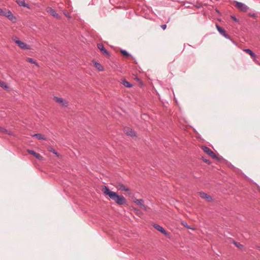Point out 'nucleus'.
<instances>
[{
  "instance_id": "nucleus-13",
  "label": "nucleus",
  "mask_w": 260,
  "mask_h": 260,
  "mask_svg": "<svg viewBox=\"0 0 260 260\" xmlns=\"http://www.w3.org/2000/svg\"><path fill=\"white\" fill-rule=\"evenodd\" d=\"M199 194L200 197L202 199H206L208 202H211L212 201V198L207 193L203 192H199Z\"/></svg>"
},
{
  "instance_id": "nucleus-24",
  "label": "nucleus",
  "mask_w": 260,
  "mask_h": 260,
  "mask_svg": "<svg viewBox=\"0 0 260 260\" xmlns=\"http://www.w3.org/2000/svg\"><path fill=\"white\" fill-rule=\"evenodd\" d=\"M120 52L125 56H131V55L129 54L128 52L125 50H121Z\"/></svg>"
},
{
  "instance_id": "nucleus-11",
  "label": "nucleus",
  "mask_w": 260,
  "mask_h": 260,
  "mask_svg": "<svg viewBox=\"0 0 260 260\" xmlns=\"http://www.w3.org/2000/svg\"><path fill=\"white\" fill-rule=\"evenodd\" d=\"M56 102L60 104L62 106L67 107L68 106V103L63 100L62 98L58 97H55Z\"/></svg>"
},
{
  "instance_id": "nucleus-10",
  "label": "nucleus",
  "mask_w": 260,
  "mask_h": 260,
  "mask_svg": "<svg viewBox=\"0 0 260 260\" xmlns=\"http://www.w3.org/2000/svg\"><path fill=\"white\" fill-rule=\"evenodd\" d=\"M124 132L127 135L130 136L131 137H134L136 136L135 132L132 129L129 127H125L124 128Z\"/></svg>"
},
{
  "instance_id": "nucleus-1",
  "label": "nucleus",
  "mask_w": 260,
  "mask_h": 260,
  "mask_svg": "<svg viewBox=\"0 0 260 260\" xmlns=\"http://www.w3.org/2000/svg\"><path fill=\"white\" fill-rule=\"evenodd\" d=\"M103 191L119 205H123L126 203V200L124 197L119 196L116 192L111 191L107 186L104 187L103 189Z\"/></svg>"
},
{
  "instance_id": "nucleus-26",
  "label": "nucleus",
  "mask_w": 260,
  "mask_h": 260,
  "mask_svg": "<svg viewBox=\"0 0 260 260\" xmlns=\"http://www.w3.org/2000/svg\"><path fill=\"white\" fill-rule=\"evenodd\" d=\"M223 36H224L225 38L228 39H229L230 40H232L230 37V36L228 34H226V32H225L224 34H223L222 35Z\"/></svg>"
},
{
  "instance_id": "nucleus-7",
  "label": "nucleus",
  "mask_w": 260,
  "mask_h": 260,
  "mask_svg": "<svg viewBox=\"0 0 260 260\" xmlns=\"http://www.w3.org/2000/svg\"><path fill=\"white\" fill-rule=\"evenodd\" d=\"M153 227L166 236L169 237V234L161 226L157 224H154Z\"/></svg>"
},
{
  "instance_id": "nucleus-12",
  "label": "nucleus",
  "mask_w": 260,
  "mask_h": 260,
  "mask_svg": "<svg viewBox=\"0 0 260 260\" xmlns=\"http://www.w3.org/2000/svg\"><path fill=\"white\" fill-rule=\"evenodd\" d=\"M27 152L29 154L33 155L35 157L38 158L39 160L43 159V156H41L40 154L36 153L35 151L32 150H27Z\"/></svg>"
},
{
  "instance_id": "nucleus-3",
  "label": "nucleus",
  "mask_w": 260,
  "mask_h": 260,
  "mask_svg": "<svg viewBox=\"0 0 260 260\" xmlns=\"http://www.w3.org/2000/svg\"><path fill=\"white\" fill-rule=\"evenodd\" d=\"M235 3H236L235 7L238 10H239L240 11L243 12H246L247 11V10L248 9V7L245 4H244V3H241V2H237V1L235 2Z\"/></svg>"
},
{
  "instance_id": "nucleus-14",
  "label": "nucleus",
  "mask_w": 260,
  "mask_h": 260,
  "mask_svg": "<svg viewBox=\"0 0 260 260\" xmlns=\"http://www.w3.org/2000/svg\"><path fill=\"white\" fill-rule=\"evenodd\" d=\"M134 202L136 203L138 205L140 206V207L144 210H146V208L145 205L143 204L144 201L142 199H136Z\"/></svg>"
},
{
  "instance_id": "nucleus-18",
  "label": "nucleus",
  "mask_w": 260,
  "mask_h": 260,
  "mask_svg": "<svg viewBox=\"0 0 260 260\" xmlns=\"http://www.w3.org/2000/svg\"><path fill=\"white\" fill-rule=\"evenodd\" d=\"M94 67L96 69H97L99 71H102L104 70V68L103 66L100 63L97 62H94Z\"/></svg>"
},
{
  "instance_id": "nucleus-31",
  "label": "nucleus",
  "mask_w": 260,
  "mask_h": 260,
  "mask_svg": "<svg viewBox=\"0 0 260 260\" xmlns=\"http://www.w3.org/2000/svg\"><path fill=\"white\" fill-rule=\"evenodd\" d=\"M235 244L237 247H239V248H240V247H242V245H241V244H237V243H235Z\"/></svg>"
},
{
  "instance_id": "nucleus-28",
  "label": "nucleus",
  "mask_w": 260,
  "mask_h": 260,
  "mask_svg": "<svg viewBox=\"0 0 260 260\" xmlns=\"http://www.w3.org/2000/svg\"><path fill=\"white\" fill-rule=\"evenodd\" d=\"M160 27L164 29H166V27H167V25L166 24H162L161 25H160Z\"/></svg>"
},
{
  "instance_id": "nucleus-29",
  "label": "nucleus",
  "mask_w": 260,
  "mask_h": 260,
  "mask_svg": "<svg viewBox=\"0 0 260 260\" xmlns=\"http://www.w3.org/2000/svg\"><path fill=\"white\" fill-rule=\"evenodd\" d=\"M3 11H4V9L0 8V15L1 16H3V15H4Z\"/></svg>"
},
{
  "instance_id": "nucleus-2",
  "label": "nucleus",
  "mask_w": 260,
  "mask_h": 260,
  "mask_svg": "<svg viewBox=\"0 0 260 260\" xmlns=\"http://www.w3.org/2000/svg\"><path fill=\"white\" fill-rule=\"evenodd\" d=\"M13 41L18 45V46L22 49L29 50L30 49L29 45H27L24 42H23L19 40L17 37H15L12 38Z\"/></svg>"
},
{
  "instance_id": "nucleus-20",
  "label": "nucleus",
  "mask_w": 260,
  "mask_h": 260,
  "mask_svg": "<svg viewBox=\"0 0 260 260\" xmlns=\"http://www.w3.org/2000/svg\"><path fill=\"white\" fill-rule=\"evenodd\" d=\"M122 84L125 87H128V88L132 87L133 86L132 84L129 82H128L125 80H124L122 81Z\"/></svg>"
},
{
  "instance_id": "nucleus-23",
  "label": "nucleus",
  "mask_w": 260,
  "mask_h": 260,
  "mask_svg": "<svg viewBox=\"0 0 260 260\" xmlns=\"http://www.w3.org/2000/svg\"><path fill=\"white\" fill-rule=\"evenodd\" d=\"M26 60L31 63L35 64L36 65L38 66V63L36 61L34 60L31 58L27 57Z\"/></svg>"
},
{
  "instance_id": "nucleus-9",
  "label": "nucleus",
  "mask_w": 260,
  "mask_h": 260,
  "mask_svg": "<svg viewBox=\"0 0 260 260\" xmlns=\"http://www.w3.org/2000/svg\"><path fill=\"white\" fill-rule=\"evenodd\" d=\"M98 48L101 51L103 54H105L107 56H109L110 54L107 49L105 48L104 46L102 44H98Z\"/></svg>"
},
{
  "instance_id": "nucleus-8",
  "label": "nucleus",
  "mask_w": 260,
  "mask_h": 260,
  "mask_svg": "<svg viewBox=\"0 0 260 260\" xmlns=\"http://www.w3.org/2000/svg\"><path fill=\"white\" fill-rule=\"evenodd\" d=\"M115 187L119 190L125 191L126 192L129 191V189L127 187H125L123 184L120 182L117 183L115 185Z\"/></svg>"
},
{
  "instance_id": "nucleus-17",
  "label": "nucleus",
  "mask_w": 260,
  "mask_h": 260,
  "mask_svg": "<svg viewBox=\"0 0 260 260\" xmlns=\"http://www.w3.org/2000/svg\"><path fill=\"white\" fill-rule=\"evenodd\" d=\"M244 51L247 53V54H249L252 58L256 57V55L251 50L249 49H245L244 50Z\"/></svg>"
},
{
  "instance_id": "nucleus-16",
  "label": "nucleus",
  "mask_w": 260,
  "mask_h": 260,
  "mask_svg": "<svg viewBox=\"0 0 260 260\" xmlns=\"http://www.w3.org/2000/svg\"><path fill=\"white\" fill-rule=\"evenodd\" d=\"M0 132L2 133L7 134L8 135H10V136L13 135V133L11 131L8 130L3 127H0Z\"/></svg>"
},
{
  "instance_id": "nucleus-33",
  "label": "nucleus",
  "mask_w": 260,
  "mask_h": 260,
  "mask_svg": "<svg viewBox=\"0 0 260 260\" xmlns=\"http://www.w3.org/2000/svg\"><path fill=\"white\" fill-rule=\"evenodd\" d=\"M258 249H259V250H260V247H258Z\"/></svg>"
},
{
  "instance_id": "nucleus-15",
  "label": "nucleus",
  "mask_w": 260,
  "mask_h": 260,
  "mask_svg": "<svg viewBox=\"0 0 260 260\" xmlns=\"http://www.w3.org/2000/svg\"><path fill=\"white\" fill-rule=\"evenodd\" d=\"M16 2L17 3V4L19 5V6H20L27 8L28 9L30 8L29 6L25 3L24 0H17Z\"/></svg>"
},
{
  "instance_id": "nucleus-30",
  "label": "nucleus",
  "mask_w": 260,
  "mask_h": 260,
  "mask_svg": "<svg viewBox=\"0 0 260 260\" xmlns=\"http://www.w3.org/2000/svg\"><path fill=\"white\" fill-rule=\"evenodd\" d=\"M203 161H204V162H208V164H210V162H209V161L208 159H203Z\"/></svg>"
},
{
  "instance_id": "nucleus-22",
  "label": "nucleus",
  "mask_w": 260,
  "mask_h": 260,
  "mask_svg": "<svg viewBox=\"0 0 260 260\" xmlns=\"http://www.w3.org/2000/svg\"><path fill=\"white\" fill-rule=\"evenodd\" d=\"M0 87H3L4 89L8 88V86L7 83L5 82L2 80H0Z\"/></svg>"
},
{
  "instance_id": "nucleus-19",
  "label": "nucleus",
  "mask_w": 260,
  "mask_h": 260,
  "mask_svg": "<svg viewBox=\"0 0 260 260\" xmlns=\"http://www.w3.org/2000/svg\"><path fill=\"white\" fill-rule=\"evenodd\" d=\"M32 136L37 138L39 140H46V138L41 134H34Z\"/></svg>"
},
{
  "instance_id": "nucleus-27",
  "label": "nucleus",
  "mask_w": 260,
  "mask_h": 260,
  "mask_svg": "<svg viewBox=\"0 0 260 260\" xmlns=\"http://www.w3.org/2000/svg\"><path fill=\"white\" fill-rule=\"evenodd\" d=\"M231 18H232V19L234 21H235V22H238V20L237 19V18H236L235 16H231Z\"/></svg>"
},
{
  "instance_id": "nucleus-25",
  "label": "nucleus",
  "mask_w": 260,
  "mask_h": 260,
  "mask_svg": "<svg viewBox=\"0 0 260 260\" xmlns=\"http://www.w3.org/2000/svg\"><path fill=\"white\" fill-rule=\"evenodd\" d=\"M49 151L52 152L53 153H54L55 155H56L57 156H59V154L56 151H55L53 148H51L49 150Z\"/></svg>"
},
{
  "instance_id": "nucleus-4",
  "label": "nucleus",
  "mask_w": 260,
  "mask_h": 260,
  "mask_svg": "<svg viewBox=\"0 0 260 260\" xmlns=\"http://www.w3.org/2000/svg\"><path fill=\"white\" fill-rule=\"evenodd\" d=\"M202 150L204 151L205 153L207 154L208 155H209L210 157H211L213 158H216L217 156L216 154L213 152V151L209 147L203 146L202 147Z\"/></svg>"
},
{
  "instance_id": "nucleus-32",
  "label": "nucleus",
  "mask_w": 260,
  "mask_h": 260,
  "mask_svg": "<svg viewBox=\"0 0 260 260\" xmlns=\"http://www.w3.org/2000/svg\"><path fill=\"white\" fill-rule=\"evenodd\" d=\"M216 12L218 14L219 13V11L218 9H216Z\"/></svg>"
},
{
  "instance_id": "nucleus-6",
  "label": "nucleus",
  "mask_w": 260,
  "mask_h": 260,
  "mask_svg": "<svg viewBox=\"0 0 260 260\" xmlns=\"http://www.w3.org/2000/svg\"><path fill=\"white\" fill-rule=\"evenodd\" d=\"M46 11L50 14L51 15L57 19H60V17L57 13L56 11L51 7H48L46 8Z\"/></svg>"
},
{
  "instance_id": "nucleus-5",
  "label": "nucleus",
  "mask_w": 260,
  "mask_h": 260,
  "mask_svg": "<svg viewBox=\"0 0 260 260\" xmlns=\"http://www.w3.org/2000/svg\"><path fill=\"white\" fill-rule=\"evenodd\" d=\"M3 14V16L7 17L10 20L13 21V19H15V17L14 16L12 13L6 8L4 9Z\"/></svg>"
},
{
  "instance_id": "nucleus-21",
  "label": "nucleus",
  "mask_w": 260,
  "mask_h": 260,
  "mask_svg": "<svg viewBox=\"0 0 260 260\" xmlns=\"http://www.w3.org/2000/svg\"><path fill=\"white\" fill-rule=\"evenodd\" d=\"M216 27L219 32L222 35L226 32L224 29L219 26L218 24H216Z\"/></svg>"
}]
</instances>
